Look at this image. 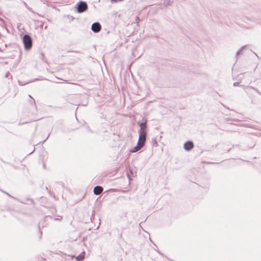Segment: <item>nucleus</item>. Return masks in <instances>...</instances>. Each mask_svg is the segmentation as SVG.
I'll return each mask as SVG.
<instances>
[{"instance_id": "nucleus-1", "label": "nucleus", "mask_w": 261, "mask_h": 261, "mask_svg": "<svg viewBox=\"0 0 261 261\" xmlns=\"http://www.w3.org/2000/svg\"><path fill=\"white\" fill-rule=\"evenodd\" d=\"M140 128L139 130V139L136 146L130 149L131 153L137 152L140 150L145 145L147 136L146 122L138 123Z\"/></svg>"}, {"instance_id": "nucleus-2", "label": "nucleus", "mask_w": 261, "mask_h": 261, "mask_svg": "<svg viewBox=\"0 0 261 261\" xmlns=\"http://www.w3.org/2000/svg\"><path fill=\"white\" fill-rule=\"evenodd\" d=\"M24 48L25 50H30L32 47V39L28 34H25L22 39Z\"/></svg>"}, {"instance_id": "nucleus-3", "label": "nucleus", "mask_w": 261, "mask_h": 261, "mask_svg": "<svg viewBox=\"0 0 261 261\" xmlns=\"http://www.w3.org/2000/svg\"><path fill=\"white\" fill-rule=\"evenodd\" d=\"M77 11L79 13H83L87 10L88 6L86 2L84 1H80L76 5Z\"/></svg>"}, {"instance_id": "nucleus-4", "label": "nucleus", "mask_w": 261, "mask_h": 261, "mask_svg": "<svg viewBox=\"0 0 261 261\" xmlns=\"http://www.w3.org/2000/svg\"><path fill=\"white\" fill-rule=\"evenodd\" d=\"M101 26L98 22H94L92 24L91 30L94 33H98L101 30Z\"/></svg>"}, {"instance_id": "nucleus-5", "label": "nucleus", "mask_w": 261, "mask_h": 261, "mask_svg": "<svg viewBox=\"0 0 261 261\" xmlns=\"http://www.w3.org/2000/svg\"><path fill=\"white\" fill-rule=\"evenodd\" d=\"M194 147V143L191 141H188L184 144V149L186 151H190Z\"/></svg>"}, {"instance_id": "nucleus-6", "label": "nucleus", "mask_w": 261, "mask_h": 261, "mask_svg": "<svg viewBox=\"0 0 261 261\" xmlns=\"http://www.w3.org/2000/svg\"><path fill=\"white\" fill-rule=\"evenodd\" d=\"M103 191V188L99 186H97L94 187L93 193L95 195H100Z\"/></svg>"}, {"instance_id": "nucleus-7", "label": "nucleus", "mask_w": 261, "mask_h": 261, "mask_svg": "<svg viewBox=\"0 0 261 261\" xmlns=\"http://www.w3.org/2000/svg\"><path fill=\"white\" fill-rule=\"evenodd\" d=\"M136 175V173H134L132 169H129L128 171L127 172V176L129 180L132 179L133 177H134Z\"/></svg>"}, {"instance_id": "nucleus-8", "label": "nucleus", "mask_w": 261, "mask_h": 261, "mask_svg": "<svg viewBox=\"0 0 261 261\" xmlns=\"http://www.w3.org/2000/svg\"><path fill=\"white\" fill-rule=\"evenodd\" d=\"M85 255V252H82L79 255L76 257L77 261H82L84 259Z\"/></svg>"}, {"instance_id": "nucleus-9", "label": "nucleus", "mask_w": 261, "mask_h": 261, "mask_svg": "<svg viewBox=\"0 0 261 261\" xmlns=\"http://www.w3.org/2000/svg\"><path fill=\"white\" fill-rule=\"evenodd\" d=\"M29 96L30 98V99L29 100L30 103L34 105L36 108V105L34 99L30 95H29Z\"/></svg>"}, {"instance_id": "nucleus-10", "label": "nucleus", "mask_w": 261, "mask_h": 261, "mask_svg": "<svg viewBox=\"0 0 261 261\" xmlns=\"http://www.w3.org/2000/svg\"><path fill=\"white\" fill-rule=\"evenodd\" d=\"M151 143L152 146L156 147L158 146V143L156 138H153L151 140Z\"/></svg>"}, {"instance_id": "nucleus-11", "label": "nucleus", "mask_w": 261, "mask_h": 261, "mask_svg": "<svg viewBox=\"0 0 261 261\" xmlns=\"http://www.w3.org/2000/svg\"><path fill=\"white\" fill-rule=\"evenodd\" d=\"M244 48H245V46H243L239 49V50L236 53L237 57L239 55H240L242 53V52L243 50L244 49Z\"/></svg>"}, {"instance_id": "nucleus-12", "label": "nucleus", "mask_w": 261, "mask_h": 261, "mask_svg": "<svg viewBox=\"0 0 261 261\" xmlns=\"http://www.w3.org/2000/svg\"><path fill=\"white\" fill-rule=\"evenodd\" d=\"M49 218V219H50L51 220H53L54 221H61L62 219V218L61 217H59V218H53L52 217H46L45 218Z\"/></svg>"}, {"instance_id": "nucleus-13", "label": "nucleus", "mask_w": 261, "mask_h": 261, "mask_svg": "<svg viewBox=\"0 0 261 261\" xmlns=\"http://www.w3.org/2000/svg\"><path fill=\"white\" fill-rule=\"evenodd\" d=\"M251 88L252 89H253V90H254L256 92H257V93H258L259 95H261V92H260L258 90V89H256V88H255L252 87H251Z\"/></svg>"}, {"instance_id": "nucleus-14", "label": "nucleus", "mask_w": 261, "mask_h": 261, "mask_svg": "<svg viewBox=\"0 0 261 261\" xmlns=\"http://www.w3.org/2000/svg\"><path fill=\"white\" fill-rule=\"evenodd\" d=\"M123 0H111L112 3H117L118 2L122 1Z\"/></svg>"}, {"instance_id": "nucleus-15", "label": "nucleus", "mask_w": 261, "mask_h": 261, "mask_svg": "<svg viewBox=\"0 0 261 261\" xmlns=\"http://www.w3.org/2000/svg\"><path fill=\"white\" fill-rule=\"evenodd\" d=\"M48 193L50 195V196H53V198L55 199V200H57L56 198V196L55 195H53L52 193L50 192V191H48Z\"/></svg>"}, {"instance_id": "nucleus-16", "label": "nucleus", "mask_w": 261, "mask_h": 261, "mask_svg": "<svg viewBox=\"0 0 261 261\" xmlns=\"http://www.w3.org/2000/svg\"><path fill=\"white\" fill-rule=\"evenodd\" d=\"M3 192H4V193H5L6 194H7L8 196H9V197H11V198H14V197L13 196H12L11 195H10L9 193L5 192V191H3L2 190H1Z\"/></svg>"}, {"instance_id": "nucleus-17", "label": "nucleus", "mask_w": 261, "mask_h": 261, "mask_svg": "<svg viewBox=\"0 0 261 261\" xmlns=\"http://www.w3.org/2000/svg\"><path fill=\"white\" fill-rule=\"evenodd\" d=\"M240 82H235L233 83V86H239V84H240Z\"/></svg>"}, {"instance_id": "nucleus-18", "label": "nucleus", "mask_w": 261, "mask_h": 261, "mask_svg": "<svg viewBox=\"0 0 261 261\" xmlns=\"http://www.w3.org/2000/svg\"><path fill=\"white\" fill-rule=\"evenodd\" d=\"M9 72H7L6 73V75H5V77H8L9 75Z\"/></svg>"}, {"instance_id": "nucleus-19", "label": "nucleus", "mask_w": 261, "mask_h": 261, "mask_svg": "<svg viewBox=\"0 0 261 261\" xmlns=\"http://www.w3.org/2000/svg\"><path fill=\"white\" fill-rule=\"evenodd\" d=\"M49 135H50V134H49L48 135V136H47V137L46 138V139H45V140L42 142V143H43L44 142H45V141H46V140L48 138V137H49Z\"/></svg>"}, {"instance_id": "nucleus-20", "label": "nucleus", "mask_w": 261, "mask_h": 261, "mask_svg": "<svg viewBox=\"0 0 261 261\" xmlns=\"http://www.w3.org/2000/svg\"><path fill=\"white\" fill-rule=\"evenodd\" d=\"M136 21H137V20H139V17H138V16H137V17H136Z\"/></svg>"}, {"instance_id": "nucleus-21", "label": "nucleus", "mask_w": 261, "mask_h": 261, "mask_svg": "<svg viewBox=\"0 0 261 261\" xmlns=\"http://www.w3.org/2000/svg\"><path fill=\"white\" fill-rule=\"evenodd\" d=\"M62 81H66L65 80L62 79Z\"/></svg>"}, {"instance_id": "nucleus-22", "label": "nucleus", "mask_w": 261, "mask_h": 261, "mask_svg": "<svg viewBox=\"0 0 261 261\" xmlns=\"http://www.w3.org/2000/svg\"><path fill=\"white\" fill-rule=\"evenodd\" d=\"M62 81H66L65 80L62 79Z\"/></svg>"}]
</instances>
